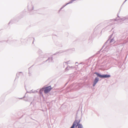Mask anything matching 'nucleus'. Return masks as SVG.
Returning a JSON list of instances; mask_svg holds the SVG:
<instances>
[{
	"label": "nucleus",
	"mask_w": 128,
	"mask_h": 128,
	"mask_svg": "<svg viewBox=\"0 0 128 128\" xmlns=\"http://www.w3.org/2000/svg\"><path fill=\"white\" fill-rule=\"evenodd\" d=\"M52 89V88L50 86L42 88V89L44 90V92L45 94H47Z\"/></svg>",
	"instance_id": "obj_1"
},
{
	"label": "nucleus",
	"mask_w": 128,
	"mask_h": 128,
	"mask_svg": "<svg viewBox=\"0 0 128 128\" xmlns=\"http://www.w3.org/2000/svg\"><path fill=\"white\" fill-rule=\"evenodd\" d=\"M95 74L97 76L100 78H107L110 77V76L109 75H102L97 72L95 73Z\"/></svg>",
	"instance_id": "obj_2"
},
{
	"label": "nucleus",
	"mask_w": 128,
	"mask_h": 128,
	"mask_svg": "<svg viewBox=\"0 0 128 128\" xmlns=\"http://www.w3.org/2000/svg\"><path fill=\"white\" fill-rule=\"evenodd\" d=\"M99 80L98 78H96L94 81V84L93 85V86H94L96 85V83L98 82Z\"/></svg>",
	"instance_id": "obj_3"
},
{
	"label": "nucleus",
	"mask_w": 128,
	"mask_h": 128,
	"mask_svg": "<svg viewBox=\"0 0 128 128\" xmlns=\"http://www.w3.org/2000/svg\"><path fill=\"white\" fill-rule=\"evenodd\" d=\"M78 123L77 122L75 121L73 124L72 126H73L74 127L75 126L76 127H77L78 126Z\"/></svg>",
	"instance_id": "obj_4"
},
{
	"label": "nucleus",
	"mask_w": 128,
	"mask_h": 128,
	"mask_svg": "<svg viewBox=\"0 0 128 128\" xmlns=\"http://www.w3.org/2000/svg\"><path fill=\"white\" fill-rule=\"evenodd\" d=\"M78 126V128H83L81 124H79Z\"/></svg>",
	"instance_id": "obj_5"
},
{
	"label": "nucleus",
	"mask_w": 128,
	"mask_h": 128,
	"mask_svg": "<svg viewBox=\"0 0 128 128\" xmlns=\"http://www.w3.org/2000/svg\"><path fill=\"white\" fill-rule=\"evenodd\" d=\"M74 128V127L73 126H72L70 128Z\"/></svg>",
	"instance_id": "obj_6"
}]
</instances>
